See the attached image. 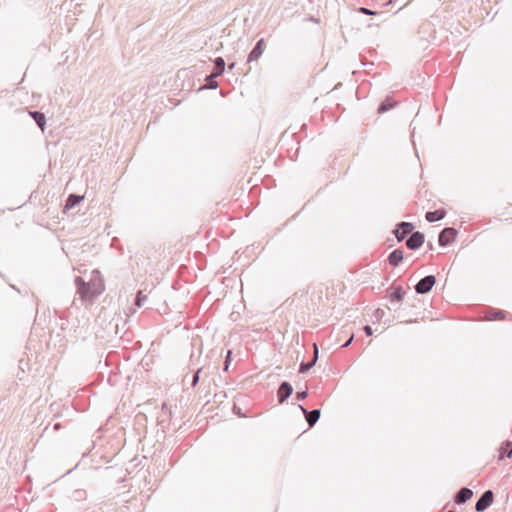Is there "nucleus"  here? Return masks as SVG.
<instances>
[{
	"instance_id": "39448f33",
	"label": "nucleus",
	"mask_w": 512,
	"mask_h": 512,
	"mask_svg": "<svg viewBox=\"0 0 512 512\" xmlns=\"http://www.w3.org/2000/svg\"><path fill=\"white\" fill-rule=\"evenodd\" d=\"M456 235H457L456 229H454L452 227L444 228L440 232L439 237H438L439 245L443 246V247L449 245L451 242H453L455 240Z\"/></svg>"
},
{
	"instance_id": "0eeeda50",
	"label": "nucleus",
	"mask_w": 512,
	"mask_h": 512,
	"mask_svg": "<svg viewBox=\"0 0 512 512\" xmlns=\"http://www.w3.org/2000/svg\"><path fill=\"white\" fill-rule=\"evenodd\" d=\"M293 393V387L289 382H282L278 388L277 395L279 403H283Z\"/></svg>"
},
{
	"instance_id": "f8f14e48",
	"label": "nucleus",
	"mask_w": 512,
	"mask_h": 512,
	"mask_svg": "<svg viewBox=\"0 0 512 512\" xmlns=\"http://www.w3.org/2000/svg\"><path fill=\"white\" fill-rule=\"evenodd\" d=\"M446 216V211L444 209H438L435 211H429L426 213L425 218L428 222H436L443 219Z\"/></svg>"
},
{
	"instance_id": "412c9836",
	"label": "nucleus",
	"mask_w": 512,
	"mask_h": 512,
	"mask_svg": "<svg viewBox=\"0 0 512 512\" xmlns=\"http://www.w3.org/2000/svg\"><path fill=\"white\" fill-rule=\"evenodd\" d=\"M510 446H511V442H509V441H506V442H504V443L502 444V446H501V448H500V450H501V456H500V459H503V457H504V456H506V457H507V452H508V450H509Z\"/></svg>"
},
{
	"instance_id": "b1692460",
	"label": "nucleus",
	"mask_w": 512,
	"mask_h": 512,
	"mask_svg": "<svg viewBox=\"0 0 512 512\" xmlns=\"http://www.w3.org/2000/svg\"><path fill=\"white\" fill-rule=\"evenodd\" d=\"M504 317V312L501 311V310H497V311H494L492 314H491V317L490 319H501Z\"/></svg>"
},
{
	"instance_id": "f03ea898",
	"label": "nucleus",
	"mask_w": 512,
	"mask_h": 512,
	"mask_svg": "<svg viewBox=\"0 0 512 512\" xmlns=\"http://www.w3.org/2000/svg\"><path fill=\"white\" fill-rule=\"evenodd\" d=\"M436 283L434 275H427L422 278L415 286L414 289L418 294L428 293Z\"/></svg>"
},
{
	"instance_id": "7c9ffc66",
	"label": "nucleus",
	"mask_w": 512,
	"mask_h": 512,
	"mask_svg": "<svg viewBox=\"0 0 512 512\" xmlns=\"http://www.w3.org/2000/svg\"><path fill=\"white\" fill-rule=\"evenodd\" d=\"M234 66H235V63H231V64L229 65V69H233V68H234Z\"/></svg>"
},
{
	"instance_id": "a211bd4d",
	"label": "nucleus",
	"mask_w": 512,
	"mask_h": 512,
	"mask_svg": "<svg viewBox=\"0 0 512 512\" xmlns=\"http://www.w3.org/2000/svg\"><path fill=\"white\" fill-rule=\"evenodd\" d=\"M395 103L390 102L389 100L383 101L378 107V113H384L393 108Z\"/></svg>"
},
{
	"instance_id": "dca6fc26",
	"label": "nucleus",
	"mask_w": 512,
	"mask_h": 512,
	"mask_svg": "<svg viewBox=\"0 0 512 512\" xmlns=\"http://www.w3.org/2000/svg\"><path fill=\"white\" fill-rule=\"evenodd\" d=\"M83 198H84L83 196H79L76 194H70L66 200L65 207L68 209L73 208L76 205H78L83 200Z\"/></svg>"
},
{
	"instance_id": "423d86ee",
	"label": "nucleus",
	"mask_w": 512,
	"mask_h": 512,
	"mask_svg": "<svg viewBox=\"0 0 512 512\" xmlns=\"http://www.w3.org/2000/svg\"><path fill=\"white\" fill-rule=\"evenodd\" d=\"M424 240H425L424 234L422 232L416 231V232L411 233L409 238L406 240V246L410 250H417L418 248H420L423 245Z\"/></svg>"
},
{
	"instance_id": "6ab92c4d",
	"label": "nucleus",
	"mask_w": 512,
	"mask_h": 512,
	"mask_svg": "<svg viewBox=\"0 0 512 512\" xmlns=\"http://www.w3.org/2000/svg\"><path fill=\"white\" fill-rule=\"evenodd\" d=\"M217 87H218V82L216 81V78H212V73L210 75L206 76L205 88L216 89Z\"/></svg>"
},
{
	"instance_id": "a878e982",
	"label": "nucleus",
	"mask_w": 512,
	"mask_h": 512,
	"mask_svg": "<svg viewBox=\"0 0 512 512\" xmlns=\"http://www.w3.org/2000/svg\"><path fill=\"white\" fill-rule=\"evenodd\" d=\"M363 331L365 332V334L367 336H371L373 334V330H372V328L369 325H365L363 327Z\"/></svg>"
},
{
	"instance_id": "cd10ccee",
	"label": "nucleus",
	"mask_w": 512,
	"mask_h": 512,
	"mask_svg": "<svg viewBox=\"0 0 512 512\" xmlns=\"http://www.w3.org/2000/svg\"><path fill=\"white\" fill-rule=\"evenodd\" d=\"M353 341V335L342 345V347L349 346Z\"/></svg>"
},
{
	"instance_id": "c85d7f7f",
	"label": "nucleus",
	"mask_w": 512,
	"mask_h": 512,
	"mask_svg": "<svg viewBox=\"0 0 512 512\" xmlns=\"http://www.w3.org/2000/svg\"><path fill=\"white\" fill-rule=\"evenodd\" d=\"M512 456V445L510 446L508 452H507V457L510 458Z\"/></svg>"
},
{
	"instance_id": "5701e85b",
	"label": "nucleus",
	"mask_w": 512,
	"mask_h": 512,
	"mask_svg": "<svg viewBox=\"0 0 512 512\" xmlns=\"http://www.w3.org/2000/svg\"><path fill=\"white\" fill-rule=\"evenodd\" d=\"M201 371H202V368H199V369L195 372V374L193 375V379H192V383H191V385H192L193 387H195V386L197 385V383L199 382V374H200V372H201Z\"/></svg>"
},
{
	"instance_id": "ddd939ff",
	"label": "nucleus",
	"mask_w": 512,
	"mask_h": 512,
	"mask_svg": "<svg viewBox=\"0 0 512 512\" xmlns=\"http://www.w3.org/2000/svg\"><path fill=\"white\" fill-rule=\"evenodd\" d=\"M403 257V251L400 249H395L388 256L389 264L396 267L403 260Z\"/></svg>"
},
{
	"instance_id": "9d476101",
	"label": "nucleus",
	"mask_w": 512,
	"mask_h": 512,
	"mask_svg": "<svg viewBox=\"0 0 512 512\" xmlns=\"http://www.w3.org/2000/svg\"><path fill=\"white\" fill-rule=\"evenodd\" d=\"M473 496V491L470 488L464 487L461 488L454 496V501L456 504H463L467 502Z\"/></svg>"
},
{
	"instance_id": "6e6552de",
	"label": "nucleus",
	"mask_w": 512,
	"mask_h": 512,
	"mask_svg": "<svg viewBox=\"0 0 512 512\" xmlns=\"http://www.w3.org/2000/svg\"><path fill=\"white\" fill-rule=\"evenodd\" d=\"M300 410L304 413L307 423L310 427L314 426L320 418L321 411L319 409H314L312 411H308L303 406L299 405Z\"/></svg>"
},
{
	"instance_id": "2eb2a0df",
	"label": "nucleus",
	"mask_w": 512,
	"mask_h": 512,
	"mask_svg": "<svg viewBox=\"0 0 512 512\" xmlns=\"http://www.w3.org/2000/svg\"><path fill=\"white\" fill-rule=\"evenodd\" d=\"M30 115L31 117L34 119V121L36 122V124L42 129L44 130V127H45V124H46V119H45V115L40 112V111H33V112H30Z\"/></svg>"
},
{
	"instance_id": "9b49d317",
	"label": "nucleus",
	"mask_w": 512,
	"mask_h": 512,
	"mask_svg": "<svg viewBox=\"0 0 512 512\" xmlns=\"http://www.w3.org/2000/svg\"><path fill=\"white\" fill-rule=\"evenodd\" d=\"M313 348H314L313 359L309 362H302L300 364V367H299L300 373L308 372L316 364L317 359H318V353H319L316 343L313 344Z\"/></svg>"
},
{
	"instance_id": "c756f323",
	"label": "nucleus",
	"mask_w": 512,
	"mask_h": 512,
	"mask_svg": "<svg viewBox=\"0 0 512 512\" xmlns=\"http://www.w3.org/2000/svg\"><path fill=\"white\" fill-rule=\"evenodd\" d=\"M138 474H140L139 476H141V477H145V472L144 471L138 470Z\"/></svg>"
},
{
	"instance_id": "393cba45",
	"label": "nucleus",
	"mask_w": 512,
	"mask_h": 512,
	"mask_svg": "<svg viewBox=\"0 0 512 512\" xmlns=\"http://www.w3.org/2000/svg\"><path fill=\"white\" fill-rule=\"evenodd\" d=\"M308 393L307 391H298L295 395L296 399L299 401L304 400L307 397Z\"/></svg>"
},
{
	"instance_id": "20e7f679",
	"label": "nucleus",
	"mask_w": 512,
	"mask_h": 512,
	"mask_svg": "<svg viewBox=\"0 0 512 512\" xmlns=\"http://www.w3.org/2000/svg\"><path fill=\"white\" fill-rule=\"evenodd\" d=\"M414 226L410 222H400L394 230L395 237L398 242L403 241L407 235L412 233Z\"/></svg>"
},
{
	"instance_id": "aec40b11",
	"label": "nucleus",
	"mask_w": 512,
	"mask_h": 512,
	"mask_svg": "<svg viewBox=\"0 0 512 512\" xmlns=\"http://www.w3.org/2000/svg\"><path fill=\"white\" fill-rule=\"evenodd\" d=\"M147 300V295L143 294V292L140 290L137 293V297L135 300V305L137 307H142L143 303Z\"/></svg>"
},
{
	"instance_id": "4be33fe9",
	"label": "nucleus",
	"mask_w": 512,
	"mask_h": 512,
	"mask_svg": "<svg viewBox=\"0 0 512 512\" xmlns=\"http://www.w3.org/2000/svg\"><path fill=\"white\" fill-rule=\"evenodd\" d=\"M358 11L365 15H377L378 14L376 11L370 10L365 7H360Z\"/></svg>"
},
{
	"instance_id": "1a4fd4ad",
	"label": "nucleus",
	"mask_w": 512,
	"mask_h": 512,
	"mask_svg": "<svg viewBox=\"0 0 512 512\" xmlns=\"http://www.w3.org/2000/svg\"><path fill=\"white\" fill-rule=\"evenodd\" d=\"M264 45H265L264 39H260L256 43L255 47L252 49V51L249 53L247 62H253V61L258 60L263 54Z\"/></svg>"
},
{
	"instance_id": "bb28decb",
	"label": "nucleus",
	"mask_w": 512,
	"mask_h": 512,
	"mask_svg": "<svg viewBox=\"0 0 512 512\" xmlns=\"http://www.w3.org/2000/svg\"><path fill=\"white\" fill-rule=\"evenodd\" d=\"M230 357H231V351H228L227 355H226V358H225V370L228 369V366H229V363H230Z\"/></svg>"
},
{
	"instance_id": "f257e3e1",
	"label": "nucleus",
	"mask_w": 512,
	"mask_h": 512,
	"mask_svg": "<svg viewBox=\"0 0 512 512\" xmlns=\"http://www.w3.org/2000/svg\"><path fill=\"white\" fill-rule=\"evenodd\" d=\"M75 285L82 301L92 302L104 291V284L100 272L97 270L92 272L88 282H85L82 277L77 276L75 278Z\"/></svg>"
},
{
	"instance_id": "f3484780",
	"label": "nucleus",
	"mask_w": 512,
	"mask_h": 512,
	"mask_svg": "<svg viewBox=\"0 0 512 512\" xmlns=\"http://www.w3.org/2000/svg\"><path fill=\"white\" fill-rule=\"evenodd\" d=\"M404 296V291L401 287L395 288L394 292H392L389 296L391 302H400L402 301Z\"/></svg>"
},
{
	"instance_id": "7ed1b4c3",
	"label": "nucleus",
	"mask_w": 512,
	"mask_h": 512,
	"mask_svg": "<svg viewBox=\"0 0 512 512\" xmlns=\"http://www.w3.org/2000/svg\"><path fill=\"white\" fill-rule=\"evenodd\" d=\"M494 500V494L491 490H486L477 500L475 509L477 512H483L490 507Z\"/></svg>"
},
{
	"instance_id": "2f4dec72",
	"label": "nucleus",
	"mask_w": 512,
	"mask_h": 512,
	"mask_svg": "<svg viewBox=\"0 0 512 512\" xmlns=\"http://www.w3.org/2000/svg\"><path fill=\"white\" fill-rule=\"evenodd\" d=\"M447 512H455V511H454V510H449V511H447Z\"/></svg>"
},
{
	"instance_id": "4468645a",
	"label": "nucleus",
	"mask_w": 512,
	"mask_h": 512,
	"mask_svg": "<svg viewBox=\"0 0 512 512\" xmlns=\"http://www.w3.org/2000/svg\"><path fill=\"white\" fill-rule=\"evenodd\" d=\"M225 70V61L222 57H217L214 61V71L212 72V78H217Z\"/></svg>"
}]
</instances>
